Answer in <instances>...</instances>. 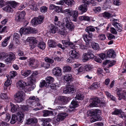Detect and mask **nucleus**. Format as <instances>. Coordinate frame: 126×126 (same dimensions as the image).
Returning <instances> with one entry per match:
<instances>
[{"instance_id":"43","label":"nucleus","mask_w":126,"mask_h":126,"mask_svg":"<svg viewBox=\"0 0 126 126\" xmlns=\"http://www.w3.org/2000/svg\"><path fill=\"white\" fill-rule=\"evenodd\" d=\"M0 97L1 98L4 100L8 99L9 98L6 93H1L0 95Z\"/></svg>"},{"instance_id":"7","label":"nucleus","mask_w":126,"mask_h":126,"mask_svg":"<svg viewBox=\"0 0 126 126\" xmlns=\"http://www.w3.org/2000/svg\"><path fill=\"white\" fill-rule=\"evenodd\" d=\"M44 18L43 16H39L38 17H35L32 20V22L34 25H37L42 23Z\"/></svg>"},{"instance_id":"42","label":"nucleus","mask_w":126,"mask_h":126,"mask_svg":"<svg viewBox=\"0 0 126 126\" xmlns=\"http://www.w3.org/2000/svg\"><path fill=\"white\" fill-rule=\"evenodd\" d=\"M65 4L68 6L72 5L75 3L73 0H65Z\"/></svg>"},{"instance_id":"11","label":"nucleus","mask_w":126,"mask_h":126,"mask_svg":"<svg viewBox=\"0 0 126 126\" xmlns=\"http://www.w3.org/2000/svg\"><path fill=\"white\" fill-rule=\"evenodd\" d=\"M117 94L119 97V100H120L123 98L126 100V98L125 97L126 95V92L125 91H122L121 89H118L117 92Z\"/></svg>"},{"instance_id":"37","label":"nucleus","mask_w":126,"mask_h":126,"mask_svg":"<svg viewBox=\"0 0 126 126\" xmlns=\"http://www.w3.org/2000/svg\"><path fill=\"white\" fill-rule=\"evenodd\" d=\"M95 29L93 26H89L87 27L85 29V31L89 33V32H94L95 31Z\"/></svg>"},{"instance_id":"22","label":"nucleus","mask_w":126,"mask_h":126,"mask_svg":"<svg viewBox=\"0 0 126 126\" xmlns=\"http://www.w3.org/2000/svg\"><path fill=\"white\" fill-rule=\"evenodd\" d=\"M26 83L23 81H19L17 83L16 85L17 87L19 89H22L24 88L25 85H26Z\"/></svg>"},{"instance_id":"21","label":"nucleus","mask_w":126,"mask_h":126,"mask_svg":"<svg viewBox=\"0 0 126 126\" xmlns=\"http://www.w3.org/2000/svg\"><path fill=\"white\" fill-rule=\"evenodd\" d=\"M110 49H109L107 51V54L106 55L105 54L102 53L99 54V56L102 60L105 59H106L108 57L110 58Z\"/></svg>"},{"instance_id":"50","label":"nucleus","mask_w":126,"mask_h":126,"mask_svg":"<svg viewBox=\"0 0 126 126\" xmlns=\"http://www.w3.org/2000/svg\"><path fill=\"white\" fill-rule=\"evenodd\" d=\"M17 74V72L14 71L11 72L10 74V78H13L14 77H15Z\"/></svg>"},{"instance_id":"12","label":"nucleus","mask_w":126,"mask_h":126,"mask_svg":"<svg viewBox=\"0 0 126 126\" xmlns=\"http://www.w3.org/2000/svg\"><path fill=\"white\" fill-rule=\"evenodd\" d=\"M45 60L46 62L48 63H44L43 64V66L45 68H47L50 67V64L49 63H52L54 62L53 60L48 58V57H46L45 58Z\"/></svg>"},{"instance_id":"63","label":"nucleus","mask_w":126,"mask_h":126,"mask_svg":"<svg viewBox=\"0 0 126 126\" xmlns=\"http://www.w3.org/2000/svg\"><path fill=\"white\" fill-rule=\"evenodd\" d=\"M85 70L84 66H81L77 70L78 73L83 72Z\"/></svg>"},{"instance_id":"3","label":"nucleus","mask_w":126,"mask_h":126,"mask_svg":"<svg viewBox=\"0 0 126 126\" xmlns=\"http://www.w3.org/2000/svg\"><path fill=\"white\" fill-rule=\"evenodd\" d=\"M25 94L22 91H19L16 93L14 95L15 100L17 103L21 102L24 99Z\"/></svg>"},{"instance_id":"26","label":"nucleus","mask_w":126,"mask_h":126,"mask_svg":"<svg viewBox=\"0 0 126 126\" xmlns=\"http://www.w3.org/2000/svg\"><path fill=\"white\" fill-rule=\"evenodd\" d=\"M94 117L91 118L90 121L92 123L93 122L97 121H100L101 120L102 118L98 115H93Z\"/></svg>"},{"instance_id":"19","label":"nucleus","mask_w":126,"mask_h":126,"mask_svg":"<svg viewBox=\"0 0 126 126\" xmlns=\"http://www.w3.org/2000/svg\"><path fill=\"white\" fill-rule=\"evenodd\" d=\"M63 12L65 16L69 17L72 15L73 13V11L72 9L68 8L64 10Z\"/></svg>"},{"instance_id":"4","label":"nucleus","mask_w":126,"mask_h":126,"mask_svg":"<svg viewBox=\"0 0 126 126\" xmlns=\"http://www.w3.org/2000/svg\"><path fill=\"white\" fill-rule=\"evenodd\" d=\"M93 51L91 50H88L87 53H85L83 55V60L85 61L90 59L94 58V55L93 54Z\"/></svg>"},{"instance_id":"31","label":"nucleus","mask_w":126,"mask_h":126,"mask_svg":"<svg viewBox=\"0 0 126 126\" xmlns=\"http://www.w3.org/2000/svg\"><path fill=\"white\" fill-rule=\"evenodd\" d=\"M64 79L68 81L72 80V77L71 74H68L65 75L63 76Z\"/></svg>"},{"instance_id":"17","label":"nucleus","mask_w":126,"mask_h":126,"mask_svg":"<svg viewBox=\"0 0 126 126\" xmlns=\"http://www.w3.org/2000/svg\"><path fill=\"white\" fill-rule=\"evenodd\" d=\"M116 15L113 11H111V23L113 26H115L117 22H116L118 20L117 19H116Z\"/></svg>"},{"instance_id":"54","label":"nucleus","mask_w":126,"mask_h":126,"mask_svg":"<svg viewBox=\"0 0 126 126\" xmlns=\"http://www.w3.org/2000/svg\"><path fill=\"white\" fill-rule=\"evenodd\" d=\"M112 1L113 4L116 6H119L121 4L119 0H112Z\"/></svg>"},{"instance_id":"6","label":"nucleus","mask_w":126,"mask_h":126,"mask_svg":"<svg viewBox=\"0 0 126 126\" xmlns=\"http://www.w3.org/2000/svg\"><path fill=\"white\" fill-rule=\"evenodd\" d=\"M76 91L75 87L72 84L67 85V87L64 88L63 90V93L66 94L70 93H73Z\"/></svg>"},{"instance_id":"18","label":"nucleus","mask_w":126,"mask_h":126,"mask_svg":"<svg viewBox=\"0 0 126 126\" xmlns=\"http://www.w3.org/2000/svg\"><path fill=\"white\" fill-rule=\"evenodd\" d=\"M37 74L38 73L37 72H34L32 73L30 77L28 78V79L30 80V82L33 83L36 81V76Z\"/></svg>"},{"instance_id":"40","label":"nucleus","mask_w":126,"mask_h":126,"mask_svg":"<svg viewBox=\"0 0 126 126\" xmlns=\"http://www.w3.org/2000/svg\"><path fill=\"white\" fill-rule=\"evenodd\" d=\"M10 36L8 37L7 38L5 39L2 42L1 44V45L3 47H5L6 46L7 44V42L10 39Z\"/></svg>"},{"instance_id":"32","label":"nucleus","mask_w":126,"mask_h":126,"mask_svg":"<svg viewBox=\"0 0 126 126\" xmlns=\"http://www.w3.org/2000/svg\"><path fill=\"white\" fill-rule=\"evenodd\" d=\"M10 105L11 107V110L13 112H15L17 111V107L15 105L13 104L12 102L10 103Z\"/></svg>"},{"instance_id":"38","label":"nucleus","mask_w":126,"mask_h":126,"mask_svg":"<svg viewBox=\"0 0 126 126\" xmlns=\"http://www.w3.org/2000/svg\"><path fill=\"white\" fill-rule=\"evenodd\" d=\"M91 46L93 48L94 50H97L99 48L98 44L94 42H93L91 43Z\"/></svg>"},{"instance_id":"9","label":"nucleus","mask_w":126,"mask_h":126,"mask_svg":"<svg viewBox=\"0 0 126 126\" xmlns=\"http://www.w3.org/2000/svg\"><path fill=\"white\" fill-rule=\"evenodd\" d=\"M93 35L92 32H89L87 34H84L83 38L85 42L86 43L87 45H88L90 42L92 40Z\"/></svg>"},{"instance_id":"2","label":"nucleus","mask_w":126,"mask_h":126,"mask_svg":"<svg viewBox=\"0 0 126 126\" xmlns=\"http://www.w3.org/2000/svg\"><path fill=\"white\" fill-rule=\"evenodd\" d=\"M62 24L64 27H65L70 31L73 30L75 27L74 24L72 22L69 21L66 17L63 19Z\"/></svg>"},{"instance_id":"1","label":"nucleus","mask_w":126,"mask_h":126,"mask_svg":"<svg viewBox=\"0 0 126 126\" xmlns=\"http://www.w3.org/2000/svg\"><path fill=\"white\" fill-rule=\"evenodd\" d=\"M24 117V114L21 112H19L17 113L16 115L14 114L12 115L10 123L11 124L15 123L17 121L20 122H22V120Z\"/></svg>"},{"instance_id":"34","label":"nucleus","mask_w":126,"mask_h":126,"mask_svg":"<svg viewBox=\"0 0 126 126\" xmlns=\"http://www.w3.org/2000/svg\"><path fill=\"white\" fill-rule=\"evenodd\" d=\"M44 116H47L52 114L53 112L52 111L47 110H44L43 111Z\"/></svg>"},{"instance_id":"56","label":"nucleus","mask_w":126,"mask_h":126,"mask_svg":"<svg viewBox=\"0 0 126 126\" xmlns=\"http://www.w3.org/2000/svg\"><path fill=\"white\" fill-rule=\"evenodd\" d=\"M47 8L46 6H42L40 8L41 12L42 13H45L47 12Z\"/></svg>"},{"instance_id":"14","label":"nucleus","mask_w":126,"mask_h":126,"mask_svg":"<svg viewBox=\"0 0 126 126\" xmlns=\"http://www.w3.org/2000/svg\"><path fill=\"white\" fill-rule=\"evenodd\" d=\"M69 56L73 59L78 58V54L75 50H71L69 53Z\"/></svg>"},{"instance_id":"23","label":"nucleus","mask_w":126,"mask_h":126,"mask_svg":"<svg viewBox=\"0 0 126 126\" xmlns=\"http://www.w3.org/2000/svg\"><path fill=\"white\" fill-rule=\"evenodd\" d=\"M66 114L65 113L59 114L57 116V118L56 119L57 121L58 122H59L64 119L66 116H67L66 115Z\"/></svg>"},{"instance_id":"46","label":"nucleus","mask_w":126,"mask_h":126,"mask_svg":"<svg viewBox=\"0 0 126 126\" xmlns=\"http://www.w3.org/2000/svg\"><path fill=\"white\" fill-rule=\"evenodd\" d=\"M39 86L41 87H43L44 86L47 87L48 86H47V83L44 80H42L40 82Z\"/></svg>"},{"instance_id":"8","label":"nucleus","mask_w":126,"mask_h":126,"mask_svg":"<svg viewBox=\"0 0 126 126\" xmlns=\"http://www.w3.org/2000/svg\"><path fill=\"white\" fill-rule=\"evenodd\" d=\"M90 101V106L91 107H96L97 104L100 102V100L97 97L92 98Z\"/></svg>"},{"instance_id":"47","label":"nucleus","mask_w":126,"mask_h":126,"mask_svg":"<svg viewBox=\"0 0 126 126\" xmlns=\"http://www.w3.org/2000/svg\"><path fill=\"white\" fill-rule=\"evenodd\" d=\"M116 56V52L114 50L112 49H111V58H114Z\"/></svg>"},{"instance_id":"62","label":"nucleus","mask_w":126,"mask_h":126,"mask_svg":"<svg viewBox=\"0 0 126 126\" xmlns=\"http://www.w3.org/2000/svg\"><path fill=\"white\" fill-rule=\"evenodd\" d=\"M94 10L95 13H98L100 11L101 8L100 7H95L94 9Z\"/></svg>"},{"instance_id":"29","label":"nucleus","mask_w":126,"mask_h":126,"mask_svg":"<svg viewBox=\"0 0 126 126\" xmlns=\"http://www.w3.org/2000/svg\"><path fill=\"white\" fill-rule=\"evenodd\" d=\"M49 47H54L57 46V43L54 41L50 40H48V42Z\"/></svg>"},{"instance_id":"30","label":"nucleus","mask_w":126,"mask_h":126,"mask_svg":"<svg viewBox=\"0 0 126 126\" xmlns=\"http://www.w3.org/2000/svg\"><path fill=\"white\" fill-rule=\"evenodd\" d=\"M49 27V32L52 33H55L58 30L57 27H55L53 24L51 25Z\"/></svg>"},{"instance_id":"10","label":"nucleus","mask_w":126,"mask_h":126,"mask_svg":"<svg viewBox=\"0 0 126 126\" xmlns=\"http://www.w3.org/2000/svg\"><path fill=\"white\" fill-rule=\"evenodd\" d=\"M27 40V41L30 40V46L31 49H33L37 46V42H38L37 40L32 39L31 37H28Z\"/></svg>"},{"instance_id":"57","label":"nucleus","mask_w":126,"mask_h":126,"mask_svg":"<svg viewBox=\"0 0 126 126\" xmlns=\"http://www.w3.org/2000/svg\"><path fill=\"white\" fill-rule=\"evenodd\" d=\"M71 69V67L69 66H65L63 68V70L65 72L69 71Z\"/></svg>"},{"instance_id":"48","label":"nucleus","mask_w":126,"mask_h":126,"mask_svg":"<svg viewBox=\"0 0 126 126\" xmlns=\"http://www.w3.org/2000/svg\"><path fill=\"white\" fill-rule=\"evenodd\" d=\"M32 73L31 71L30 70H27L25 71L24 73H22V75L24 76L25 77H27L29 75Z\"/></svg>"},{"instance_id":"51","label":"nucleus","mask_w":126,"mask_h":126,"mask_svg":"<svg viewBox=\"0 0 126 126\" xmlns=\"http://www.w3.org/2000/svg\"><path fill=\"white\" fill-rule=\"evenodd\" d=\"M10 78H7V79L4 83V85L7 86H8L11 85V83Z\"/></svg>"},{"instance_id":"15","label":"nucleus","mask_w":126,"mask_h":126,"mask_svg":"<svg viewBox=\"0 0 126 126\" xmlns=\"http://www.w3.org/2000/svg\"><path fill=\"white\" fill-rule=\"evenodd\" d=\"M112 114L115 115L119 114V116L121 118H123L125 116L124 112L122 111L121 109H115L114 111L112 112Z\"/></svg>"},{"instance_id":"27","label":"nucleus","mask_w":126,"mask_h":126,"mask_svg":"<svg viewBox=\"0 0 126 126\" xmlns=\"http://www.w3.org/2000/svg\"><path fill=\"white\" fill-rule=\"evenodd\" d=\"M87 4H84L79 6V10L83 12H85L87 11Z\"/></svg>"},{"instance_id":"16","label":"nucleus","mask_w":126,"mask_h":126,"mask_svg":"<svg viewBox=\"0 0 126 126\" xmlns=\"http://www.w3.org/2000/svg\"><path fill=\"white\" fill-rule=\"evenodd\" d=\"M25 33L26 32V34H29L31 33H36L37 32V30H35L34 28L30 27H28L25 28Z\"/></svg>"},{"instance_id":"20","label":"nucleus","mask_w":126,"mask_h":126,"mask_svg":"<svg viewBox=\"0 0 126 126\" xmlns=\"http://www.w3.org/2000/svg\"><path fill=\"white\" fill-rule=\"evenodd\" d=\"M57 99L59 100L63 101L65 103H66L71 100V98L66 96H59L58 97Z\"/></svg>"},{"instance_id":"44","label":"nucleus","mask_w":126,"mask_h":126,"mask_svg":"<svg viewBox=\"0 0 126 126\" xmlns=\"http://www.w3.org/2000/svg\"><path fill=\"white\" fill-rule=\"evenodd\" d=\"M62 42L64 45H66L67 46L73 45V44L72 43L67 40H63L62 41Z\"/></svg>"},{"instance_id":"45","label":"nucleus","mask_w":126,"mask_h":126,"mask_svg":"<svg viewBox=\"0 0 126 126\" xmlns=\"http://www.w3.org/2000/svg\"><path fill=\"white\" fill-rule=\"evenodd\" d=\"M58 33L64 36H66V31L63 29L59 30L58 31Z\"/></svg>"},{"instance_id":"59","label":"nucleus","mask_w":126,"mask_h":126,"mask_svg":"<svg viewBox=\"0 0 126 126\" xmlns=\"http://www.w3.org/2000/svg\"><path fill=\"white\" fill-rule=\"evenodd\" d=\"M84 68L87 71H89L92 69V67L89 65H86L85 66H84Z\"/></svg>"},{"instance_id":"35","label":"nucleus","mask_w":126,"mask_h":126,"mask_svg":"<svg viewBox=\"0 0 126 126\" xmlns=\"http://www.w3.org/2000/svg\"><path fill=\"white\" fill-rule=\"evenodd\" d=\"M7 5L6 6L2 8L3 9L8 12H12L13 10L11 7L9 5Z\"/></svg>"},{"instance_id":"55","label":"nucleus","mask_w":126,"mask_h":126,"mask_svg":"<svg viewBox=\"0 0 126 126\" xmlns=\"http://www.w3.org/2000/svg\"><path fill=\"white\" fill-rule=\"evenodd\" d=\"M73 108H75L78 106V104L77 101L73 100L71 103Z\"/></svg>"},{"instance_id":"41","label":"nucleus","mask_w":126,"mask_h":126,"mask_svg":"<svg viewBox=\"0 0 126 126\" xmlns=\"http://www.w3.org/2000/svg\"><path fill=\"white\" fill-rule=\"evenodd\" d=\"M46 80L47 84H50L53 82L54 79L53 78L49 76L46 78Z\"/></svg>"},{"instance_id":"24","label":"nucleus","mask_w":126,"mask_h":126,"mask_svg":"<svg viewBox=\"0 0 126 126\" xmlns=\"http://www.w3.org/2000/svg\"><path fill=\"white\" fill-rule=\"evenodd\" d=\"M29 64L30 66L32 67H37L38 65L37 61L34 59H31L30 60Z\"/></svg>"},{"instance_id":"64","label":"nucleus","mask_w":126,"mask_h":126,"mask_svg":"<svg viewBox=\"0 0 126 126\" xmlns=\"http://www.w3.org/2000/svg\"><path fill=\"white\" fill-rule=\"evenodd\" d=\"M99 39L101 40H103L105 39L106 37L105 35L103 34H101L99 36Z\"/></svg>"},{"instance_id":"28","label":"nucleus","mask_w":126,"mask_h":126,"mask_svg":"<svg viewBox=\"0 0 126 126\" xmlns=\"http://www.w3.org/2000/svg\"><path fill=\"white\" fill-rule=\"evenodd\" d=\"M84 98L83 94L81 92H77L76 93L75 98L79 100H82Z\"/></svg>"},{"instance_id":"60","label":"nucleus","mask_w":126,"mask_h":126,"mask_svg":"<svg viewBox=\"0 0 126 126\" xmlns=\"http://www.w3.org/2000/svg\"><path fill=\"white\" fill-rule=\"evenodd\" d=\"M101 112V111L100 110H95L93 112L94 113L93 115H99Z\"/></svg>"},{"instance_id":"58","label":"nucleus","mask_w":126,"mask_h":126,"mask_svg":"<svg viewBox=\"0 0 126 126\" xmlns=\"http://www.w3.org/2000/svg\"><path fill=\"white\" fill-rule=\"evenodd\" d=\"M99 87V85L97 84V82H95V83H94L92 85V86L91 87V88L92 89H96L97 88Z\"/></svg>"},{"instance_id":"61","label":"nucleus","mask_w":126,"mask_h":126,"mask_svg":"<svg viewBox=\"0 0 126 126\" xmlns=\"http://www.w3.org/2000/svg\"><path fill=\"white\" fill-rule=\"evenodd\" d=\"M25 29L23 27L21 28L19 30V32L20 34L21 35L23 34H26V32L25 33Z\"/></svg>"},{"instance_id":"53","label":"nucleus","mask_w":126,"mask_h":126,"mask_svg":"<svg viewBox=\"0 0 126 126\" xmlns=\"http://www.w3.org/2000/svg\"><path fill=\"white\" fill-rule=\"evenodd\" d=\"M9 57L11 59V60H14L15 59V54L12 52H10L9 54Z\"/></svg>"},{"instance_id":"25","label":"nucleus","mask_w":126,"mask_h":126,"mask_svg":"<svg viewBox=\"0 0 126 126\" xmlns=\"http://www.w3.org/2000/svg\"><path fill=\"white\" fill-rule=\"evenodd\" d=\"M51 119L49 118L43 119L42 125L43 126H52L49 123L51 121Z\"/></svg>"},{"instance_id":"39","label":"nucleus","mask_w":126,"mask_h":126,"mask_svg":"<svg viewBox=\"0 0 126 126\" xmlns=\"http://www.w3.org/2000/svg\"><path fill=\"white\" fill-rule=\"evenodd\" d=\"M29 8L34 11H36L38 9L36 4L35 3H33L32 5H29Z\"/></svg>"},{"instance_id":"13","label":"nucleus","mask_w":126,"mask_h":126,"mask_svg":"<svg viewBox=\"0 0 126 126\" xmlns=\"http://www.w3.org/2000/svg\"><path fill=\"white\" fill-rule=\"evenodd\" d=\"M52 71L53 74L56 76H60L62 74L61 69L59 67L54 68Z\"/></svg>"},{"instance_id":"52","label":"nucleus","mask_w":126,"mask_h":126,"mask_svg":"<svg viewBox=\"0 0 126 126\" xmlns=\"http://www.w3.org/2000/svg\"><path fill=\"white\" fill-rule=\"evenodd\" d=\"M114 27H116L117 28V30L119 32H121L122 31V27L119 25V24L117 23H116L115 25V26H114Z\"/></svg>"},{"instance_id":"36","label":"nucleus","mask_w":126,"mask_h":126,"mask_svg":"<svg viewBox=\"0 0 126 126\" xmlns=\"http://www.w3.org/2000/svg\"><path fill=\"white\" fill-rule=\"evenodd\" d=\"M39 48L43 50L46 47V44L45 43L42 42H40L37 46Z\"/></svg>"},{"instance_id":"49","label":"nucleus","mask_w":126,"mask_h":126,"mask_svg":"<svg viewBox=\"0 0 126 126\" xmlns=\"http://www.w3.org/2000/svg\"><path fill=\"white\" fill-rule=\"evenodd\" d=\"M103 16L107 19L109 18L110 16V14L109 13L105 12L102 14Z\"/></svg>"},{"instance_id":"5","label":"nucleus","mask_w":126,"mask_h":126,"mask_svg":"<svg viewBox=\"0 0 126 126\" xmlns=\"http://www.w3.org/2000/svg\"><path fill=\"white\" fill-rule=\"evenodd\" d=\"M25 15L24 11L17 13L15 17V20L17 22H21L24 21V17Z\"/></svg>"},{"instance_id":"33","label":"nucleus","mask_w":126,"mask_h":126,"mask_svg":"<svg viewBox=\"0 0 126 126\" xmlns=\"http://www.w3.org/2000/svg\"><path fill=\"white\" fill-rule=\"evenodd\" d=\"M7 4L9 5L12 8H15L17 5V3L15 1H10L7 2Z\"/></svg>"}]
</instances>
